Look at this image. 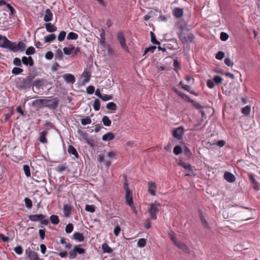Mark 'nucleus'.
I'll use <instances>...</instances> for the list:
<instances>
[{"label": "nucleus", "instance_id": "f257e3e1", "mask_svg": "<svg viewBox=\"0 0 260 260\" xmlns=\"http://www.w3.org/2000/svg\"><path fill=\"white\" fill-rule=\"evenodd\" d=\"M0 47L10 50V51L17 52L19 50L23 51L26 45L22 41H20L17 44L15 42H13L8 40L6 37L0 35Z\"/></svg>", "mask_w": 260, "mask_h": 260}, {"label": "nucleus", "instance_id": "f03ea898", "mask_svg": "<svg viewBox=\"0 0 260 260\" xmlns=\"http://www.w3.org/2000/svg\"><path fill=\"white\" fill-rule=\"evenodd\" d=\"M58 101L57 98L51 99V97H44L32 102V106L38 108L47 107L54 109L58 106Z\"/></svg>", "mask_w": 260, "mask_h": 260}, {"label": "nucleus", "instance_id": "7ed1b4c3", "mask_svg": "<svg viewBox=\"0 0 260 260\" xmlns=\"http://www.w3.org/2000/svg\"><path fill=\"white\" fill-rule=\"evenodd\" d=\"M30 220L34 222L40 221L42 224L48 225L49 221L48 219L46 218V216L42 214H32L28 216Z\"/></svg>", "mask_w": 260, "mask_h": 260}, {"label": "nucleus", "instance_id": "20e7f679", "mask_svg": "<svg viewBox=\"0 0 260 260\" xmlns=\"http://www.w3.org/2000/svg\"><path fill=\"white\" fill-rule=\"evenodd\" d=\"M178 37L183 44H189L193 42L194 35L191 33H185L183 31L180 32Z\"/></svg>", "mask_w": 260, "mask_h": 260}, {"label": "nucleus", "instance_id": "39448f33", "mask_svg": "<svg viewBox=\"0 0 260 260\" xmlns=\"http://www.w3.org/2000/svg\"><path fill=\"white\" fill-rule=\"evenodd\" d=\"M63 51L66 55L70 57H75L80 51V48L78 47H75L73 45H70L69 47H64Z\"/></svg>", "mask_w": 260, "mask_h": 260}, {"label": "nucleus", "instance_id": "423d86ee", "mask_svg": "<svg viewBox=\"0 0 260 260\" xmlns=\"http://www.w3.org/2000/svg\"><path fill=\"white\" fill-rule=\"evenodd\" d=\"M160 205L156 202L150 204V208L148 210V213L150 214V219L155 220L157 218L156 214L159 211V207Z\"/></svg>", "mask_w": 260, "mask_h": 260}, {"label": "nucleus", "instance_id": "0eeeda50", "mask_svg": "<svg viewBox=\"0 0 260 260\" xmlns=\"http://www.w3.org/2000/svg\"><path fill=\"white\" fill-rule=\"evenodd\" d=\"M85 252V249L80 247L79 245L75 246L73 249L69 252V258L71 259L75 258L77 256V253L82 254H84Z\"/></svg>", "mask_w": 260, "mask_h": 260}, {"label": "nucleus", "instance_id": "6e6552de", "mask_svg": "<svg viewBox=\"0 0 260 260\" xmlns=\"http://www.w3.org/2000/svg\"><path fill=\"white\" fill-rule=\"evenodd\" d=\"M117 39L118 40L121 47L125 50H128V47L126 45L125 38L124 33L122 31H119L117 33Z\"/></svg>", "mask_w": 260, "mask_h": 260}, {"label": "nucleus", "instance_id": "1a4fd4ad", "mask_svg": "<svg viewBox=\"0 0 260 260\" xmlns=\"http://www.w3.org/2000/svg\"><path fill=\"white\" fill-rule=\"evenodd\" d=\"M32 78L30 76H27L26 78H22L21 81V84L19 85L20 87L22 89H25L30 87L31 85Z\"/></svg>", "mask_w": 260, "mask_h": 260}, {"label": "nucleus", "instance_id": "9d476101", "mask_svg": "<svg viewBox=\"0 0 260 260\" xmlns=\"http://www.w3.org/2000/svg\"><path fill=\"white\" fill-rule=\"evenodd\" d=\"M73 208V206L70 204H63L62 210L64 216L67 218L69 217L71 215Z\"/></svg>", "mask_w": 260, "mask_h": 260}, {"label": "nucleus", "instance_id": "9b49d317", "mask_svg": "<svg viewBox=\"0 0 260 260\" xmlns=\"http://www.w3.org/2000/svg\"><path fill=\"white\" fill-rule=\"evenodd\" d=\"M183 133V128L182 126L178 127L175 128L172 132L173 137L178 140L182 139V134Z\"/></svg>", "mask_w": 260, "mask_h": 260}, {"label": "nucleus", "instance_id": "f8f14e48", "mask_svg": "<svg viewBox=\"0 0 260 260\" xmlns=\"http://www.w3.org/2000/svg\"><path fill=\"white\" fill-rule=\"evenodd\" d=\"M26 254L29 257V260H41L37 252L30 249H27L25 251Z\"/></svg>", "mask_w": 260, "mask_h": 260}, {"label": "nucleus", "instance_id": "ddd939ff", "mask_svg": "<svg viewBox=\"0 0 260 260\" xmlns=\"http://www.w3.org/2000/svg\"><path fill=\"white\" fill-rule=\"evenodd\" d=\"M64 80L68 83L74 84L76 81L74 76L70 73L64 74L62 76Z\"/></svg>", "mask_w": 260, "mask_h": 260}, {"label": "nucleus", "instance_id": "4468645a", "mask_svg": "<svg viewBox=\"0 0 260 260\" xmlns=\"http://www.w3.org/2000/svg\"><path fill=\"white\" fill-rule=\"evenodd\" d=\"M148 192L152 196H155V191L156 189V185L155 182H149L148 184Z\"/></svg>", "mask_w": 260, "mask_h": 260}, {"label": "nucleus", "instance_id": "2eb2a0df", "mask_svg": "<svg viewBox=\"0 0 260 260\" xmlns=\"http://www.w3.org/2000/svg\"><path fill=\"white\" fill-rule=\"evenodd\" d=\"M250 181L252 182L253 184V187L255 190H260V185L258 183V182L255 179L254 176L252 174H250L248 175Z\"/></svg>", "mask_w": 260, "mask_h": 260}, {"label": "nucleus", "instance_id": "dca6fc26", "mask_svg": "<svg viewBox=\"0 0 260 260\" xmlns=\"http://www.w3.org/2000/svg\"><path fill=\"white\" fill-rule=\"evenodd\" d=\"M22 62L25 66H29L32 67L34 66V62L31 57L23 56L22 58Z\"/></svg>", "mask_w": 260, "mask_h": 260}, {"label": "nucleus", "instance_id": "f3484780", "mask_svg": "<svg viewBox=\"0 0 260 260\" xmlns=\"http://www.w3.org/2000/svg\"><path fill=\"white\" fill-rule=\"evenodd\" d=\"M175 245L179 249L183 251L186 253L189 252V249L188 247L183 243L181 241H178Z\"/></svg>", "mask_w": 260, "mask_h": 260}, {"label": "nucleus", "instance_id": "a211bd4d", "mask_svg": "<svg viewBox=\"0 0 260 260\" xmlns=\"http://www.w3.org/2000/svg\"><path fill=\"white\" fill-rule=\"evenodd\" d=\"M224 178L228 182L233 183L235 181L236 178L235 176L231 173L225 172L224 174Z\"/></svg>", "mask_w": 260, "mask_h": 260}, {"label": "nucleus", "instance_id": "6ab92c4d", "mask_svg": "<svg viewBox=\"0 0 260 260\" xmlns=\"http://www.w3.org/2000/svg\"><path fill=\"white\" fill-rule=\"evenodd\" d=\"M119 222H120V219H114L113 221V224L116 225L113 231L114 234L115 236H118L121 231L120 227L118 225Z\"/></svg>", "mask_w": 260, "mask_h": 260}, {"label": "nucleus", "instance_id": "aec40b11", "mask_svg": "<svg viewBox=\"0 0 260 260\" xmlns=\"http://www.w3.org/2000/svg\"><path fill=\"white\" fill-rule=\"evenodd\" d=\"M48 133L47 131H44L40 133L39 141L43 144H46L48 142L47 136Z\"/></svg>", "mask_w": 260, "mask_h": 260}, {"label": "nucleus", "instance_id": "412c9836", "mask_svg": "<svg viewBox=\"0 0 260 260\" xmlns=\"http://www.w3.org/2000/svg\"><path fill=\"white\" fill-rule=\"evenodd\" d=\"M177 164L178 166H181L183 167L184 169L187 170L189 172L193 173V170L190 164H186L181 160H179Z\"/></svg>", "mask_w": 260, "mask_h": 260}, {"label": "nucleus", "instance_id": "4be33fe9", "mask_svg": "<svg viewBox=\"0 0 260 260\" xmlns=\"http://www.w3.org/2000/svg\"><path fill=\"white\" fill-rule=\"evenodd\" d=\"M173 15L177 18H180L183 15V9L180 8H175L173 12Z\"/></svg>", "mask_w": 260, "mask_h": 260}, {"label": "nucleus", "instance_id": "5701e85b", "mask_svg": "<svg viewBox=\"0 0 260 260\" xmlns=\"http://www.w3.org/2000/svg\"><path fill=\"white\" fill-rule=\"evenodd\" d=\"M125 202L126 204L128 206L134 204L132 192L125 194Z\"/></svg>", "mask_w": 260, "mask_h": 260}, {"label": "nucleus", "instance_id": "b1692460", "mask_svg": "<svg viewBox=\"0 0 260 260\" xmlns=\"http://www.w3.org/2000/svg\"><path fill=\"white\" fill-rule=\"evenodd\" d=\"M53 14L51 10L49 9L45 11V16L44 17V21L48 22L52 20Z\"/></svg>", "mask_w": 260, "mask_h": 260}, {"label": "nucleus", "instance_id": "393cba45", "mask_svg": "<svg viewBox=\"0 0 260 260\" xmlns=\"http://www.w3.org/2000/svg\"><path fill=\"white\" fill-rule=\"evenodd\" d=\"M199 217H200V218L201 219L202 225L204 228H205L206 229H210V226H209V223L207 221V220L205 219V218H204L203 213L201 211L199 212Z\"/></svg>", "mask_w": 260, "mask_h": 260}, {"label": "nucleus", "instance_id": "a878e982", "mask_svg": "<svg viewBox=\"0 0 260 260\" xmlns=\"http://www.w3.org/2000/svg\"><path fill=\"white\" fill-rule=\"evenodd\" d=\"M68 151L69 153H70V154H72L76 158H79V154H78L76 149L72 145L69 146Z\"/></svg>", "mask_w": 260, "mask_h": 260}, {"label": "nucleus", "instance_id": "bb28decb", "mask_svg": "<svg viewBox=\"0 0 260 260\" xmlns=\"http://www.w3.org/2000/svg\"><path fill=\"white\" fill-rule=\"evenodd\" d=\"M45 26L48 32H54L57 30V27L51 23H46L45 24Z\"/></svg>", "mask_w": 260, "mask_h": 260}, {"label": "nucleus", "instance_id": "cd10ccee", "mask_svg": "<svg viewBox=\"0 0 260 260\" xmlns=\"http://www.w3.org/2000/svg\"><path fill=\"white\" fill-rule=\"evenodd\" d=\"M73 238L79 242H82L84 240L83 235L79 232L74 233L73 234Z\"/></svg>", "mask_w": 260, "mask_h": 260}, {"label": "nucleus", "instance_id": "c85d7f7f", "mask_svg": "<svg viewBox=\"0 0 260 260\" xmlns=\"http://www.w3.org/2000/svg\"><path fill=\"white\" fill-rule=\"evenodd\" d=\"M114 138V135L112 133H108L104 135L102 137V140L104 141H111Z\"/></svg>", "mask_w": 260, "mask_h": 260}, {"label": "nucleus", "instance_id": "c756f323", "mask_svg": "<svg viewBox=\"0 0 260 260\" xmlns=\"http://www.w3.org/2000/svg\"><path fill=\"white\" fill-rule=\"evenodd\" d=\"M102 248L103 252L105 253H111L113 251L112 249L106 243L102 245Z\"/></svg>", "mask_w": 260, "mask_h": 260}, {"label": "nucleus", "instance_id": "7c9ffc66", "mask_svg": "<svg viewBox=\"0 0 260 260\" xmlns=\"http://www.w3.org/2000/svg\"><path fill=\"white\" fill-rule=\"evenodd\" d=\"M56 39V36L54 34H51L46 36L44 38V40L46 43H50L54 41Z\"/></svg>", "mask_w": 260, "mask_h": 260}, {"label": "nucleus", "instance_id": "2f4dec72", "mask_svg": "<svg viewBox=\"0 0 260 260\" xmlns=\"http://www.w3.org/2000/svg\"><path fill=\"white\" fill-rule=\"evenodd\" d=\"M82 76L84 78L83 80L84 83H87L89 81L91 75L89 72L84 71Z\"/></svg>", "mask_w": 260, "mask_h": 260}, {"label": "nucleus", "instance_id": "473e14b6", "mask_svg": "<svg viewBox=\"0 0 260 260\" xmlns=\"http://www.w3.org/2000/svg\"><path fill=\"white\" fill-rule=\"evenodd\" d=\"M50 220L51 222L53 224H57L59 222V219L57 215H52L50 217Z\"/></svg>", "mask_w": 260, "mask_h": 260}, {"label": "nucleus", "instance_id": "72a5a7b5", "mask_svg": "<svg viewBox=\"0 0 260 260\" xmlns=\"http://www.w3.org/2000/svg\"><path fill=\"white\" fill-rule=\"evenodd\" d=\"M168 235L174 244L178 241L176 237V234L173 231H171Z\"/></svg>", "mask_w": 260, "mask_h": 260}, {"label": "nucleus", "instance_id": "f704fd0d", "mask_svg": "<svg viewBox=\"0 0 260 260\" xmlns=\"http://www.w3.org/2000/svg\"><path fill=\"white\" fill-rule=\"evenodd\" d=\"M102 122L104 125L109 126L111 125V121L109 118L107 116H104L102 118Z\"/></svg>", "mask_w": 260, "mask_h": 260}, {"label": "nucleus", "instance_id": "c9c22d12", "mask_svg": "<svg viewBox=\"0 0 260 260\" xmlns=\"http://www.w3.org/2000/svg\"><path fill=\"white\" fill-rule=\"evenodd\" d=\"M67 169V167L66 164L58 165L56 168V171L58 173H62L65 171Z\"/></svg>", "mask_w": 260, "mask_h": 260}, {"label": "nucleus", "instance_id": "e433bc0d", "mask_svg": "<svg viewBox=\"0 0 260 260\" xmlns=\"http://www.w3.org/2000/svg\"><path fill=\"white\" fill-rule=\"evenodd\" d=\"M106 108L108 110L115 111L117 109V106L114 102H110L107 104Z\"/></svg>", "mask_w": 260, "mask_h": 260}, {"label": "nucleus", "instance_id": "4c0bfd02", "mask_svg": "<svg viewBox=\"0 0 260 260\" xmlns=\"http://www.w3.org/2000/svg\"><path fill=\"white\" fill-rule=\"evenodd\" d=\"M78 38V34L74 32H69L67 36L68 40H77Z\"/></svg>", "mask_w": 260, "mask_h": 260}, {"label": "nucleus", "instance_id": "58836bf2", "mask_svg": "<svg viewBox=\"0 0 260 260\" xmlns=\"http://www.w3.org/2000/svg\"><path fill=\"white\" fill-rule=\"evenodd\" d=\"M146 245V240L144 238L140 239L137 243L138 247L140 248H143Z\"/></svg>", "mask_w": 260, "mask_h": 260}, {"label": "nucleus", "instance_id": "ea45409f", "mask_svg": "<svg viewBox=\"0 0 260 260\" xmlns=\"http://www.w3.org/2000/svg\"><path fill=\"white\" fill-rule=\"evenodd\" d=\"M23 72V70L22 69L18 67H14L12 70V73L15 75L20 74Z\"/></svg>", "mask_w": 260, "mask_h": 260}, {"label": "nucleus", "instance_id": "a19ab883", "mask_svg": "<svg viewBox=\"0 0 260 260\" xmlns=\"http://www.w3.org/2000/svg\"><path fill=\"white\" fill-rule=\"evenodd\" d=\"M179 96H180L184 100L186 101L189 103L193 102V100L191 99L187 95L185 94V93L182 92L180 93Z\"/></svg>", "mask_w": 260, "mask_h": 260}, {"label": "nucleus", "instance_id": "79ce46f5", "mask_svg": "<svg viewBox=\"0 0 260 260\" xmlns=\"http://www.w3.org/2000/svg\"><path fill=\"white\" fill-rule=\"evenodd\" d=\"M182 152V147L179 145L176 146L173 149V152L176 155H179Z\"/></svg>", "mask_w": 260, "mask_h": 260}, {"label": "nucleus", "instance_id": "37998d69", "mask_svg": "<svg viewBox=\"0 0 260 260\" xmlns=\"http://www.w3.org/2000/svg\"><path fill=\"white\" fill-rule=\"evenodd\" d=\"M23 169L25 175L27 177H30L31 174L29 167L27 165H25L23 166Z\"/></svg>", "mask_w": 260, "mask_h": 260}, {"label": "nucleus", "instance_id": "c03bdc74", "mask_svg": "<svg viewBox=\"0 0 260 260\" xmlns=\"http://www.w3.org/2000/svg\"><path fill=\"white\" fill-rule=\"evenodd\" d=\"M100 105H101L100 101L98 99L95 100L93 105V107L94 110L96 111H99L100 109Z\"/></svg>", "mask_w": 260, "mask_h": 260}, {"label": "nucleus", "instance_id": "a18cd8bd", "mask_svg": "<svg viewBox=\"0 0 260 260\" xmlns=\"http://www.w3.org/2000/svg\"><path fill=\"white\" fill-rule=\"evenodd\" d=\"M36 52L35 49L34 47H29L26 50L25 53L27 55H30L34 54Z\"/></svg>", "mask_w": 260, "mask_h": 260}, {"label": "nucleus", "instance_id": "49530a36", "mask_svg": "<svg viewBox=\"0 0 260 260\" xmlns=\"http://www.w3.org/2000/svg\"><path fill=\"white\" fill-rule=\"evenodd\" d=\"M150 35H151V41L153 44H155V45H159L160 44L159 41L156 40L155 36L153 32L151 31Z\"/></svg>", "mask_w": 260, "mask_h": 260}, {"label": "nucleus", "instance_id": "de8ad7c7", "mask_svg": "<svg viewBox=\"0 0 260 260\" xmlns=\"http://www.w3.org/2000/svg\"><path fill=\"white\" fill-rule=\"evenodd\" d=\"M74 230V225L72 223H69L67 225L65 229V231L67 233L69 234L73 232Z\"/></svg>", "mask_w": 260, "mask_h": 260}, {"label": "nucleus", "instance_id": "09e8293b", "mask_svg": "<svg viewBox=\"0 0 260 260\" xmlns=\"http://www.w3.org/2000/svg\"><path fill=\"white\" fill-rule=\"evenodd\" d=\"M250 110V107L249 106H246L242 109V113L245 115H248L249 114Z\"/></svg>", "mask_w": 260, "mask_h": 260}, {"label": "nucleus", "instance_id": "8fccbe9b", "mask_svg": "<svg viewBox=\"0 0 260 260\" xmlns=\"http://www.w3.org/2000/svg\"><path fill=\"white\" fill-rule=\"evenodd\" d=\"M85 210L88 212L93 213L95 212V207L94 205H86Z\"/></svg>", "mask_w": 260, "mask_h": 260}, {"label": "nucleus", "instance_id": "3c124183", "mask_svg": "<svg viewBox=\"0 0 260 260\" xmlns=\"http://www.w3.org/2000/svg\"><path fill=\"white\" fill-rule=\"evenodd\" d=\"M22 60L18 57H15L13 59V63L16 66L21 67L22 66Z\"/></svg>", "mask_w": 260, "mask_h": 260}, {"label": "nucleus", "instance_id": "603ef678", "mask_svg": "<svg viewBox=\"0 0 260 260\" xmlns=\"http://www.w3.org/2000/svg\"><path fill=\"white\" fill-rule=\"evenodd\" d=\"M66 36V32L65 31L62 30V31H60L58 36V40L59 42L63 41L64 40Z\"/></svg>", "mask_w": 260, "mask_h": 260}, {"label": "nucleus", "instance_id": "864d4df0", "mask_svg": "<svg viewBox=\"0 0 260 260\" xmlns=\"http://www.w3.org/2000/svg\"><path fill=\"white\" fill-rule=\"evenodd\" d=\"M24 202H25V206L27 208L29 209L32 207V202L30 199H29V198H26L24 199Z\"/></svg>", "mask_w": 260, "mask_h": 260}, {"label": "nucleus", "instance_id": "5fc2aeb1", "mask_svg": "<svg viewBox=\"0 0 260 260\" xmlns=\"http://www.w3.org/2000/svg\"><path fill=\"white\" fill-rule=\"evenodd\" d=\"M81 122L82 125H85L90 124L91 122V120L89 117H87L85 118L82 119Z\"/></svg>", "mask_w": 260, "mask_h": 260}, {"label": "nucleus", "instance_id": "6e6d98bb", "mask_svg": "<svg viewBox=\"0 0 260 260\" xmlns=\"http://www.w3.org/2000/svg\"><path fill=\"white\" fill-rule=\"evenodd\" d=\"M229 38V35L228 34L224 32H221L220 34V39L222 41H226Z\"/></svg>", "mask_w": 260, "mask_h": 260}, {"label": "nucleus", "instance_id": "4d7b16f0", "mask_svg": "<svg viewBox=\"0 0 260 260\" xmlns=\"http://www.w3.org/2000/svg\"><path fill=\"white\" fill-rule=\"evenodd\" d=\"M100 99H101L104 101H107L111 100L112 99V96L111 95L103 94H102Z\"/></svg>", "mask_w": 260, "mask_h": 260}, {"label": "nucleus", "instance_id": "13d9d810", "mask_svg": "<svg viewBox=\"0 0 260 260\" xmlns=\"http://www.w3.org/2000/svg\"><path fill=\"white\" fill-rule=\"evenodd\" d=\"M184 155L188 158H190L192 155V153H191L190 149L187 147L184 148Z\"/></svg>", "mask_w": 260, "mask_h": 260}, {"label": "nucleus", "instance_id": "bf43d9fd", "mask_svg": "<svg viewBox=\"0 0 260 260\" xmlns=\"http://www.w3.org/2000/svg\"><path fill=\"white\" fill-rule=\"evenodd\" d=\"M223 79L219 76H215L213 78V81L216 84H220L222 82Z\"/></svg>", "mask_w": 260, "mask_h": 260}, {"label": "nucleus", "instance_id": "052dcab7", "mask_svg": "<svg viewBox=\"0 0 260 260\" xmlns=\"http://www.w3.org/2000/svg\"><path fill=\"white\" fill-rule=\"evenodd\" d=\"M124 179H125V182L124 183L123 188L125 190V193H126L127 192H128V193L131 192L132 191L129 188L128 184L127 182V180H126V179L125 177L124 178Z\"/></svg>", "mask_w": 260, "mask_h": 260}, {"label": "nucleus", "instance_id": "680f3d73", "mask_svg": "<svg viewBox=\"0 0 260 260\" xmlns=\"http://www.w3.org/2000/svg\"><path fill=\"white\" fill-rule=\"evenodd\" d=\"M224 57V53L222 51H218L216 55V58L218 60H221Z\"/></svg>", "mask_w": 260, "mask_h": 260}, {"label": "nucleus", "instance_id": "e2e57ef3", "mask_svg": "<svg viewBox=\"0 0 260 260\" xmlns=\"http://www.w3.org/2000/svg\"><path fill=\"white\" fill-rule=\"evenodd\" d=\"M14 251L19 255H21L23 253V249L21 246H18L15 247Z\"/></svg>", "mask_w": 260, "mask_h": 260}, {"label": "nucleus", "instance_id": "0e129e2a", "mask_svg": "<svg viewBox=\"0 0 260 260\" xmlns=\"http://www.w3.org/2000/svg\"><path fill=\"white\" fill-rule=\"evenodd\" d=\"M155 49H156V47L154 46L147 48L144 51V55H145L147 52H149L153 53Z\"/></svg>", "mask_w": 260, "mask_h": 260}, {"label": "nucleus", "instance_id": "69168bd1", "mask_svg": "<svg viewBox=\"0 0 260 260\" xmlns=\"http://www.w3.org/2000/svg\"><path fill=\"white\" fill-rule=\"evenodd\" d=\"M46 230L45 229H40L39 231V234L41 240H44L45 237Z\"/></svg>", "mask_w": 260, "mask_h": 260}, {"label": "nucleus", "instance_id": "338daca9", "mask_svg": "<svg viewBox=\"0 0 260 260\" xmlns=\"http://www.w3.org/2000/svg\"><path fill=\"white\" fill-rule=\"evenodd\" d=\"M94 87L93 86L90 85L87 87L86 92L88 94H92L94 91Z\"/></svg>", "mask_w": 260, "mask_h": 260}, {"label": "nucleus", "instance_id": "774afa93", "mask_svg": "<svg viewBox=\"0 0 260 260\" xmlns=\"http://www.w3.org/2000/svg\"><path fill=\"white\" fill-rule=\"evenodd\" d=\"M224 63L226 66H228L229 67H232L234 65L233 61H232L229 58H226L224 59Z\"/></svg>", "mask_w": 260, "mask_h": 260}]
</instances>
